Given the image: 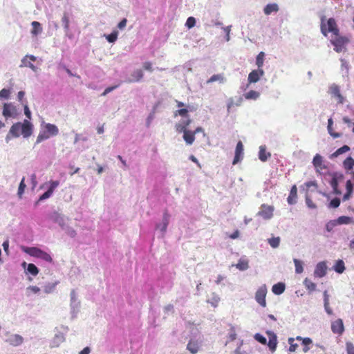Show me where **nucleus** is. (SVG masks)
I'll return each instance as SVG.
<instances>
[{
    "label": "nucleus",
    "mask_w": 354,
    "mask_h": 354,
    "mask_svg": "<svg viewBox=\"0 0 354 354\" xmlns=\"http://www.w3.org/2000/svg\"><path fill=\"white\" fill-rule=\"evenodd\" d=\"M49 184H50V187L48 188V189L44 192L42 195L40 196L39 198V201H44V200H46L48 198H50L54 190L59 186V180H50L49 182Z\"/></svg>",
    "instance_id": "obj_9"
},
{
    "label": "nucleus",
    "mask_w": 354,
    "mask_h": 354,
    "mask_svg": "<svg viewBox=\"0 0 354 354\" xmlns=\"http://www.w3.org/2000/svg\"><path fill=\"white\" fill-rule=\"evenodd\" d=\"M201 346V344L198 340L191 339L187 345V349L192 354H196L199 351Z\"/></svg>",
    "instance_id": "obj_13"
},
{
    "label": "nucleus",
    "mask_w": 354,
    "mask_h": 354,
    "mask_svg": "<svg viewBox=\"0 0 354 354\" xmlns=\"http://www.w3.org/2000/svg\"><path fill=\"white\" fill-rule=\"evenodd\" d=\"M353 222L354 221L352 217L346 216H339L337 220H335L337 225L350 224L353 223Z\"/></svg>",
    "instance_id": "obj_27"
},
{
    "label": "nucleus",
    "mask_w": 354,
    "mask_h": 354,
    "mask_svg": "<svg viewBox=\"0 0 354 354\" xmlns=\"http://www.w3.org/2000/svg\"><path fill=\"white\" fill-rule=\"evenodd\" d=\"M254 339L262 344H266L267 343L266 338L259 333L255 334Z\"/></svg>",
    "instance_id": "obj_54"
},
{
    "label": "nucleus",
    "mask_w": 354,
    "mask_h": 354,
    "mask_svg": "<svg viewBox=\"0 0 354 354\" xmlns=\"http://www.w3.org/2000/svg\"><path fill=\"white\" fill-rule=\"evenodd\" d=\"M169 220V215L165 212L162 217V224H164V228H167Z\"/></svg>",
    "instance_id": "obj_57"
},
{
    "label": "nucleus",
    "mask_w": 354,
    "mask_h": 354,
    "mask_svg": "<svg viewBox=\"0 0 354 354\" xmlns=\"http://www.w3.org/2000/svg\"><path fill=\"white\" fill-rule=\"evenodd\" d=\"M286 288V286L283 283L279 282L276 284H274L272 288V291L274 294L277 295H279L282 294Z\"/></svg>",
    "instance_id": "obj_22"
},
{
    "label": "nucleus",
    "mask_w": 354,
    "mask_h": 354,
    "mask_svg": "<svg viewBox=\"0 0 354 354\" xmlns=\"http://www.w3.org/2000/svg\"><path fill=\"white\" fill-rule=\"evenodd\" d=\"M3 248L5 251V252L7 254V255L9 254V241L7 239L6 240L3 244H2Z\"/></svg>",
    "instance_id": "obj_60"
},
{
    "label": "nucleus",
    "mask_w": 354,
    "mask_h": 354,
    "mask_svg": "<svg viewBox=\"0 0 354 354\" xmlns=\"http://www.w3.org/2000/svg\"><path fill=\"white\" fill-rule=\"evenodd\" d=\"M288 344H290V346H289V351L290 352H295L297 348H298V344L295 343V339L293 337H290L288 338Z\"/></svg>",
    "instance_id": "obj_47"
},
{
    "label": "nucleus",
    "mask_w": 354,
    "mask_h": 354,
    "mask_svg": "<svg viewBox=\"0 0 354 354\" xmlns=\"http://www.w3.org/2000/svg\"><path fill=\"white\" fill-rule=\"evenodd\" d=\"M243 102V98L241 97H239L236 101L234 102L233 99L230 98L227 102V112L230 113V110L232 109L233 106H239L241 105Z\"/></svg>",
    "instance_id": "obj_25"
},
{
    "label": "nucleus",
    "mask_w": 354,
    "mask_h": 354,
    "mask_svg": "<svg viewBox=\"0 0 354 354\" xmlns=\"http://www.w3.org/2000/svg\"><path fill=\"white\" fill-rule=\"evenodd\" d=\"M176 129L178 133H183V134L188 130L187 127H186L182 122L176 124Z\"/></svg>",
    "instance_id": "obj_51"
},
{
    "label": "nucleus",
    "mask_w": 354,
    "mask_h": 354,
    "mask_svg": "<svg viewBox=\"0 0 354 354\" xmlns=\"http://www.w3.org/2000/svg\"><path fill=\"white\" fill-rule=\"evenodd\" d=\"M195 24H196V19L194 17H189L187 18L186 23H185V26L188 28H193L195 26Z\"/></svg>",
    "instance_id": "obj_50"
},
{
    "label": "nucleus",
    "mask_w": 354,
    "mask_h": 354,
    "mask_svg": "<svg viewBox=\"0 0 354 354\" xmlns=\"http://www.w3.org/2000/svg\"><path fill=\"white\" fill-rule=\"evenodd\" d=\"M313 342L312 339L309 337H305L303 339L302 344L304 346L303 348V351L304 353H307L309 350V345L311 344Z\"/></svg>",
    "instance_id": "obj_44"
},
{
    "label": "nucleus",
    "mask_w": 354,
    "mask_h": 354,
    "mask_svg": "<svg viewBox=\"0 0 354 354\" xmlns=\"http://www.w3.org/2000/svg\"><path fill=\"white\" fill-rule=\"evenodd\" d=\"M306 203L309 208L315 209L317 207L316 205L308 196H306Z\"/></svg>",
    "instance_id": "obj_56"
},
{
    "label": "nucleus",
    "mask_w": 354,
    "mask_h": 354,
    "mask_svg": "<svg viewBox=\"0 0 354 354\" xmlns=\"http://www.w3.org/2000/svg\"><path fill=\"white\" fill-rule=\"evenodd\" d=\"M334 270L337 273H342L345 270V266L344 263L342 260H338L336 261L335 266H334Z\"/></svg>",
    "instance_id": "obj_31"
},
{
    "label": "nucleus",
    "mask_w": 354,
    "mask_h": 354,
    "mask_svg": "<svg viewBox=\"0 0 354 354\" xmlns=\"http://www.w3.org/2000/svg\"><path fill=\"white\" fill-rule=\"evenodd\" d=\"M313 163L317 172L320 173L323 169H326V166L323 163L322 157L318 153L314 156Z\"/></svg>",
    "instance_id": "obj_17"
},
{
    "label": "nucleus",
    "mask_w": 354,
    "mask_h": 354,
    "mask_svg": "<svg viewBox=\"0 0 354 354\" xmlns=\"http://www.w3.org/2000/svg\"><path fill=\"white\" fill-rule=\"evenodd\" d=\"M118 87V85L107 87L104 90V91L102 93V95H106V94L111 92L112 91H113L114 89H115Z\"/></svg>",
    "instance_id": "obj_61"
},
{
    "label": "nucleus",
    "mask_w": 354,
    "mask_h": 354,
    "mask_svg": "<svg viewBox=\"0 0 354 354\" xmlns=\"http://www.w3.org/2000/svg\"><path fill=\"white\" fill-rule=\"evenodd\" d=\"M35 60H36V57L35 56L26 55L22 59L21 66L28 67V68H31L33 71H36V70H37L36 66L30 62V61L34 62Z\"/></svg>",
    "instance_id": "obj_15"
},
{
    "label": "nucleus",
    "mask_w": 354,
    "mask_h": 354,
    "mask_svg": "<svg viewBox=\"0 0 354 354\" xmlns=\"http://www.w3.org/2000/svg\"><path fill=\"white\" fill-rule=\"evenodd\" d=\"M320 30L325 37L328 33H332L334 36H338L339 33L336 20L333 17L326 19V16L321 17Z\"/></svg>",
    "instance_id": "obj_2"
},
{
    "label": "nucleus",
    "mask_w": 354,
    "mask_h": 354,
    "mask_svg": "<svg viewBox=\"0 0 354 354\" xmlns=\"http://www.w3.org/2000/svg\"><path fill=\"white\" fill-rule=\"evenodd\" d=\"M26 187V185L25 184V178L24 177L19 183L17 192V195L20 198H22V195L24 194Z\"/></svg>",
    "instance_id": "obj_42"
},
{
    "label": "nucleus",
    "mask_w": 354,
    "mask_h": 354,
    "mask_svg": "<svg viewBox=\"0 0 354 354\" xmlns=\"http://www.w3.org/2000/svg\"><path fill=\"white\" fill-rule=\"evenodd\" d=\"M331 330L334 334L342 335L344 332V326L342 319H337L331 323Z\"/></svg>",
    "instance_id": "obj_10"
},
{
    "label": "nucleus",
    "mask_w": 354,
    "mask_h": 354,
    "mask_svg": "<svg viewBox=\"0 0 354 354\" xmlns=\"http://www.w3.org/2000/svg\"><path fill=\"white\" fill-rule=\"evenodd\" d=\"M335 39L330 41L331 44L334 46V50L337 53H340L346 49V45L348 43L349 40L346 37L335 36Z\"/></svg>",
    "instance_id": "obj_5"
},
{
    "label": "nucleus",
    "mask_w": 354,
    "mask_h": 354,
    "mask_svg": "<svg viewBox=\"0 0 354 354\" xmlns=\"http://www.w3.org/2000/svg\"><path fill=\"white\" fill-rule=\"evenodd\" d=\"M263 75L264 71L263 69L253 70L249 73L248 80L249 83H256Z\"/></svg>",
    "instance_id": "obj_14"
},
{
    "label": "nucleus",
    "mask_w": 354,
    "mask_h": 354,
    "mask_svg": "<svg viewBox=\"0 0 354 354\" xmlns=\"http://www.w3.org/2000/svg\"><path fill=\"white\" fill-rule=\"evenodd\" d=\"M304 285L309 292H313L316 289V284L308 278L304 279Z\"/></svg>",
    "instance_id": "obj_30"
},
{
    "label": "nucleus",
    "mask_w": 354,
    "mask_h": 354,
    "mask_svg": "<svg viewBox=\"0 0 354 354\" xmlns=\"http://www.w3.org/2000/svg\"><path fill=\"white\" fill-rule=\"evenodd\" d=\"M143 68L146 71H152V64L149 62H146L143 64Z\"/></svg>",
    "instance_id": "obj_62"
},
{
    "label": "nucleus",
    "mask_w": 354,
    "mask_h": 354,
    "mask_svg": "<svg viewBox=\"0 0 354 354\" xmlns=\"http://www.w3.org/2000/svg\"><path fill=\"white\" fill-rule=\"evenodd\" d=\"M277 341L276 335H273L269 338L268 346L272 351H274L277 348Z\"/></svg>",
    "instance_id": "obj_34"
},
{
    "label": "nucleus",
    "mask_w": 354,
    "mask_h": 354,
    "mask_svg": "<svg viewBox=\"0 0 354 354\" xmlns=\"http://www.w3.org/2000/svg\"><path fill=\"white\" fill-rule=\"evenodd\" d=\"M183 137L185 142L188 145H192L195 140L194 133L190 130H187L186 132H185Z\"/></svg>",
    "instance_id": "obj_20"
},
{
    "label": "nucleus",
    "mask_w": 354,
    "mask_h": 354,
    "mask_svg": "<svg viewBox=\"0 0 354 354\" xmlns=\"http://www.w3.org/2000/svg\"><path fill=\"white\" fill-rule=\"evenodd\" d=\"M294 263L295 266V272L297 274L302 273L304 271L303 262L297 259H294Z\"/></svg>",
    "instance_id": "obj_38"
},
{
    "label": "nucleus",
    "mask_w": 354,
    "mask_h": 354,
    "mask_svg": "<svg viewBox=\"0 0 354 354\" xmlns=\"http://www.w3.org/2000/svg\"><path fill=\"white\" fill-rule=\"evenodd\" d=\"M340 205V200L338 198H335L330 201L329 207L337 208Z\"/></svg>",
    "instance_id": "obj_53"
},
{
    "label": "nucleus",
    "mask_w": 354,
    "mask_h": 354,
    "mask_svg": "<svg viewBox=\"0 0 354 354\" xmlns=\"http://www.w3.org/2000/svg\"><path fill=\"white\" fill-rule=\"evenodd\" d=\"M2 114L6 118H16L18 115L17 109L12 103H5L3 106Z\"/></svg>",
    "instance_id": "obj_7"
},
{
    "label": "nucleus",
    "mask_w": 354,
    "mask_h": 354,
    "mask_svg": "<svg viewBox=\"0 0 354 354\" xmlns=\"http://www.w3.org/2000/svg\"><path fill=\"white\" fill-rule=\"evenodd\" d=\"M243 157V145L241 141H239L236 146L235 156L232 162L233 165L237 164Z\"/></svg>",
    "instance_id": "obj_12"
},
{
    "label": "nucleus",
    "mask_w": 354,
    "mask_h": 354,
    "mask_svg": "<svg viewBox=\"0 0 354 354\" xmlns=\"http://www.w3.org/2000/svg\"><path fill=\"white\" fill-rule=\"evenodd\" d=\"M279 10V6L277 3H270L268 4L264 8V13L266 15H269L272 12H277Z\"/></svg>",
    "instance_id": "obj_24"
},
{
    "label": "nucleus",
    "mask_w": 354,
    "mask_h": 354,
    "mask_svg": "<svg viewBox=\"0 0 354 354\" xmlns=\"http://www.w3.org/2000/svg\"><path fill=\"white\" fill-rule=\"evenodd\" d=\"M58 133L59 129L55 124L43 122L41 126L39 133L37 137L36 143H40L52 136H57Z\"/></svg>",
    "instance_id": "obj_3"
},
{
    "label": "nucleus",
    "mask_w": 354,
    "mask_h": 354,
    "mask_svg": "<svg viewBox=\"0 0 354 354\" xmlns=\"http://www.w3.org/2000/svg\"><path fill=\"white\" fill-rule=\"evenodd\" d=\"M337 224L335 223V221H330L326 225V230L330 232L332 230L333 227L335 226Z\"/></svg>",
    "instance_id": "obj_64"
},
{
    "label": "nucleus",
    "mask_w": 354,
    "mask_h": 354,
    "mask_svg": "<svg viewBox=\"0 0 354 354\" xmlns=\"http://www.w3.org/2000/svg\"><path fill=\"white\" fill-rule=\"evenodd\" d=\"M57 283H58V282L46 284L44 286V292L46 293H50V292H52L55 290V287H56Z\"/></svg>",
    "instance_id": "obj_48"
},
{
    "label": "nucleus",
    "mask_w": 354,
    "mask_h": 354,
    "mask_svg": "<svg viewBox=\"0 0 354 354\" xmlns=\"http://www.w3.org/2000/svg\"><path fill=\"white\" fill-rule=\"evenodd\" d=\"M297 198V187L295 185H292L290 192V194L287 198L288 204L293 205L296 203Z\"/></svg>",
    "instance_id": "obj_18"
},
{
    "label": "nucleus",
    "mask_w": 354,
    "mask_h": 354,
    "mask_svg": "<svg viewBox=\"0 0 354 354\" xmlns=\"http://www.w3.org/2000/svg\"><path fill=\"white\" fill-rule=\"evenodd\" d=\"M270 153L266 151L265 147L261 146L259 151V158L262 161H266L270 157Z\"/></svg>",
    "instance_id": "obj_26"
},
{
    "label": "nucleus",
    "mask_w": 354,
    "mask_h": 354,
    "mask_svg": "<svg viewBox=\"0 0 354 354\" xmlns=\"http://www.w3.org/2000/svg\"><path fill=\"white\" fill-rule=\"evenodd\" d=\"M33 125L28 120H24L23 122L14 123L6 137L7 143L13 138H19L22 135L24 138H28L32 133Z\"/></svg>",
    "instance_id": "obj_1"
},
{
    "label": "nucleus",
    "mask_w": 354,
    "mask_h": 354,
    "mask_svg": "<svg viewBox=\"0 0 354 354\" xmlns=\"http://www.w3.org/2000/svg\"><path fill=\"white\" fill-rule=\"evenodd\" d=\"M326 263L324 262H319L315 267L314 271L315 277L319 278L324 277L326 274Z\"/></svg>",
    "instance_id": "obj_16"
},
{
    "label": "nucleus",
    "mask_w": 354,
    "mask_h": 354,
    "mask_svg": "<svg viewBox=\"0 0 354 354\" xmlns=\"http://www.w3.org/2000/svg\"><path fill=\"white\" fill-rule=\"evenodd\" d=\"M118 32L113 31L111 34L106 35V39L109 43H113L117 40Z\"/></svg>",
    "instance_id": "obj_46"
},
{
    "label": "nucleus",
    "mask_w": 354,
    "mask_h": 354,
    "mask_svg": "<svg viewBox=\"0 0 354 354\" xmlns=\"http://www.w3.org/2000/svg\"><path fill=\"white\" fill-rule=\"evenodd\" d=\"M350 150V147L347 145H344L343 147L339 148L338 149H337L333 153V156L334 157H337L338 156L344 153H346V152H348V151Z\"/></svg>",
    "instance_id": "obj_40"
},
{
    "label": "nucleus",
    "mask_w": 354,
    "mask_h": 354,
    "mask_svg": "<svg viewBox=\"0 0 354 354\" xmlns=\"http://www.w3.org/2000/svg\"><path fill=\"white\" fill-rule=\"evenodd\" d=\"M218 81L223 82L224 81V77L222 74L213 75L207 81V83H212L214 82Z\"/></svg>",
    "instance_id": "obj_39"
},
{
    "label": "nucleus",
    "mask_w": 354,
    "mask_h": 354,
    "mask_svg": "<svg viewBox=\"0 0 354 354\" xmlns=\"http://www.w3.org/2000/svg\"><path fill=\"white\" fill-rule=\"evenodd\" d=\"M236 267L240 270H245L249 268L248 261L245 259H240Z\"/></svg>",
    "instance_id": "obj_36"
},
{
    "label": "nucleus",
    "mask_w": 354,
    "mask_h": 354,
    "mask_svg": "<svg viewBox=\"0 0 354 354\" xmlns=\"http://www.w3.org/2000/svg\"><path fill=\"white\" fill-rule=\"evenodd\" d=\"M268 243L272 248H276L279 245L280 238L279 237H273V238L269 239Z\"/></svg>",
    "instance_id": "obj_45"
},
{
    "label": "nucleus",
    "mask_w": 354,
    "mask_h": 354,
    "mask_svg": "<svg viewBox=\"0 0 354 354\" xmlns=\"http://www.w3.org/2000/svg\"><path fill=\"white\" fill-rule=\"evenodd\" d=\"M220 301V298L217 296H214L210 301L209 303L214 306L216 307Z\"/></svg>",
    "instance_id": "obj_59"
},
{
    "label": "nucleus",
    "mask_w": 354,
    "mask_h": 354,
    "mask_svg": "<svg viewBox=\"0 0 354 354\" xmlns=\"http://www.w3.org/2000/svg\"><path fill=\"white\" fill-rule=\"evenodd\" d=\"M127 20L124 18L118 24V28L119 29H123L127 26Z\"/></svg>",
    "instance_id": "obj_63"
},
{
    "label": "nucleus",
    "mask_w": 354,
    "mask_h": 354,
    "mask_svg": "<svg viewBox=\"0 0 354 354\" xmlns=\"http://www.w3.org/2000/svg\"><path fill=\"white\" fill-rule=\"evenodd\" d=\"M244 97L247 100H257L259 97V93L253 90L244 94Z\"/></svg>",
    "instance_id": "obj_35"
},
{
    "label": "nucleus",
    "mask_w": 354,
    "mask_h": 354,
    "mask_svg": "<svg viewBox=\"0 0 354 354\" xmlns=\"http://www.w3.org/2000/svg\"><path fill=\"white\" fill-rule=\"evenodd\" d=\"M333 120L331 118L328 120V131L329 134L334 138H339L342 134L339 133H335L333 130Z\"/></svg>",
    "instance_id": "obj_29"
},
{
    "label": "nucleus",
    "mask_w": 354,
    "mask_h": 354,
    "mask_svg": "<svg viewBox=\"0 0 354 354\" xmlns=\"http://www.w3.org/2000/svg\"><path fill=\"white\" fill-rule=\"evenodd\" d=\"M27 270L29 273H30L33 276H36L39 273V269L33 263H29L28 265Z\"/></svg>",
    "instance_id": "obj_43"
},
{
    "label": "nucleus",
    "mask_w": 354,
    "mask_h": 354,
    "mask_svg": "<svg viewBox=\"0 0 354 354\" xmlns=\"http://www.w3.org/2000/svg\"><path fill=\"white\" fill-rule=\"evenodd\" d=\"M23 337L17 334L12 335L8 339L9 343L14 346L21 345L23 343Z\"/></svg>",
    "instance_id": "obj_21"
},
{
    "label": "nucleus",
    "mask_w": 354,
    "mask_h": 354,
    "mask_svg": "<svg viewBox=\"0 0 354 354\" xmlns=\"http://www.w3.org/2000/svg\"><path fill=\"white\" fill-rule=\"evenodd\" d=\"M188 112L187 109H180L174 112V116L180 115L182 117H188Z\"/></svg>",
    "instance_id": "obj_49"
},
{
    "label": "nucleus",
    "mask_w": 354,
    "mask_h": 354,
    "mask_svg": "<svg viewBox=\"0 0 354 354\" xmlns=\"http://www.w3.org/2000/svg\"><path fill=\"white\" fill-rule=\"evenodd\" d=\"M24 114L26 116V118L29 120L31 119V112L28 108V106L27 104H24Z\"/></svg>",
    "instance_id": "obj_58"
},
{
    "label": "nucleus",
    "mask_w": 354,
    "mask_h": 354,
    "mask_svg": "<svg viewBox=\"0 0 354 354\" xmlns=\"http://www.w3.org/2000/svg\"><path fill=\"white\" fill-rule=\"evenodd\" d=\"M267 293L266 287L261 286L260 287L255 295L256 301L261 306L265 307L266 306V297Z\"/></svg>",
    "instance_id": "obj_8"
},
{
    "label": "nucleus",
    "mask_w": 354,
    "mask_h": 354,
    "mask_svg": "<svg viewBox=\"0 0 354 354\" xmlns=\"http://www.w3.org/2000/svg\"><path fill=\"white\" fill-rule=\"evenodd\" d=\"M10 95V91L9 89L3 88L0 91V98L8 99Z\"/></svg>",
    "instance_id": "obj_52"
},
{
    "label": "nucleus",
    "mask_w": 354,
    "mask_h": 354,
    "mask_svg": "<svg viewBox=\"0 0 354 354\" xmlns=\"http://www.w3.org/2000/svg\"><path fill=\"white\" fill-rule=\"evenodd\" d=\"M329 93L337 99L338 104L344 103V97L340 93L339 87L336 84H332L329 88Z\"/></svg>",
    "instance_id": "obj_11"
},
{
    "label": "nucleus",
    "mask_w": 354,
    "mask_h": 354,
    "mask_svg": "<svg viewBox=\"0 0 354 354\" xmlns=\"http://www.w3.org/2000/svg\"><path fill=\"white\" fill-rule=\"evenodd\" d=\"M344 167L346 169L350 170L354 167V159L351 157H348L344 161Z\"/></svg>",
    "instance_id": "obj_37"
},
{
    "label": "nucleus",
    "mask_w": 354,
    "mask_h": 354,
    "mask_svg": "<svg viewBox=\"0 0 354 354\" xmlns=\"http://www.w3.org/2000/svg\"><path fill=\"white\" fill-rule=\"evenodd\" d=\"M330 185L335 194H341V192L338 189V180L337 177L334 176L332 178Z\"/></svg>",
    "instance_id": "obj_32"
},
{
    "label": "nucleus",
    "mask_w": 354,
    "mask_h": 354,
    "mask_svg": "<svg viewBox=\"0 0 354 354\" xmlns=\"http://www.w3.org/2000/svg\"><path fill=\"white\" fill-rule=\"evenodd\" d=\"M131 78L127 80V82L131 83L140 81L144 76V73L142 70L137 69L131 73Z\"/></svg>",
    "instance_id": "obj_19"
},
{
    "label": "nucleus",
    "mask_w": 354,
    "mask_h": 354,
    "mask_svg": "<svg viewBox=\"0 0 354 354\" xmlns=\"http://www.w3.org/2000/svg\"><path fill=\"white\" fill-rule=\"evenodd\" d=\"M346 192L343 196V201H344L348 200L353 193V187L352 182L350 180H348L346 183Z\"/></svg>",
    "instance_id": "obj_23"
},
{
    "label": "nucleus",
    "mask_w": 354,
    "mask_h": 354,
    "mask_svg": "<svg viewBox=\"0 0 354 354\" xmlns=\"http://www.w3.org/2000/svg\"><path fill=\"white\" fill-rule=\"evenodd\" d=\"M347 354H354V345L353 343L348 342L346 344Z\"/></svg>",
    "instance_id": "obj_55"
},
{
    "label": "nucleus",
    "mask_w": 354,
    "mask_h": 354,
    "mask_svg": "<svg viewBox=\"0 0 354 354\" xmlns=\"http://www.w3.org/2000/svg\"><path fill=\"white\" fill-rule=\"evenodd\" d=\"M265 58V53L263 52H260L256 58V64L258 66L259 69H262L261 67L263 65Z\"/></svg>",
    "instance_id": "obj_33"
},
{
    "label": "nucleus",
    "mask_w": 354,
    "mask_h": 354,
    "mask_svg": "<svg viewBox=\"0 0 354 354\" xmlns=\"http://www.w3.org/2000/svg\"><path fill=\"white\" fill-rule=\"evenodd\" d=\"M62 23L64 26V28L66 32L69 31V18L66 13H64L62 18Z\"/></svg>",
    "instance_id": "obj_41"
},
{
    "label": "nucleus",
    "mask_w": 354,
    "mask_h": 354,
    "mask_svg": "<svg viewBox=\"0 0 354 354\" xmlns=\"http://www.w3.org/2000/svg\"><path fill=\"white\" fill-rule=\"evenodd\" d=\"M274 210V206L262 204L260 207V210L257 213V215L266 220H269L272 218Z\"/></svg>",
    "instance_id": "obj_6"
},
{
    "label": "nucleus",
    "mask_w": 354,
    "mask_h": 354,
    "mask_svg": "<svg viewBox=\"0 0 354 354\" xmlns=\"http://www.w3.org/2000/svg\"><path fill=\"white\" fill-rule=\"evenodd\" d=\"M32 26V31H31V33L33 35H37L39 33L41 32L42 31V28L41 26V24L38 21H32V24H31Z\"/></svg>",
    "instance_id": "obj_28"
},
{
    "label": "nucleus",
    "mask_w": 354,
    "mask_h": 354,
    "mask_svg": "<svg viewBox=\"0 0 354 354\" xmlns=\"http://www.w3.org/2000/svg\"><path fill=\"white\" fill-rule=\"evenodd\" d=\"M23 250L30 256L41 259L46 262L51 263L53 261V259L49 254L38 248H24Z\"/></svg>",
    "instance_id": "obj_4"
}]
</instances>
